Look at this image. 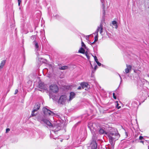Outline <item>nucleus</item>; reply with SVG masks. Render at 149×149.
Returning a JSON list of instances; mask_svg holds the SVG:
<instances>
[{
  "mask_svg": "<svg viewBox=\"0 0 149 149\" xmlns=\"http://www.w3.org/2000/svg\"><path fill=\"white\" fill-rule=\"evenodd\" d=\"M107 136L110 143L113 146L114 145L115 141L118 140L120 136L117 130L111 127H109V132Z\"/></svg>",
  "mask_w": 149,
  "mask_h": 149,
  "instance_id": "f257e3e1",
  "label": "nucleus"
},
{
  "mask_svg": "<svg viewBox=\"0 0 149 149\" xmlns=\"http://www.w3.org/2000/svg\"><path fill=\"white\" fill-rule=\"evenodd\" d=\"M38 120L41 122H42L46 124L49 126H52L53 129L52 130L51 132H53L54 134H56L58 131L60 130L61 129V127L59 125H54L53 126L52 125V124L48 120L41 118L40 117H39L38 118Z\"/></svg>",
  "mask_w": 149,
  "mask_h": 149,
  "instance_id": "f03ea898",
  "label": "nucleus"
},
{
  "mask_svg": "<svg viewBox=\"0 0 149 149\" xmlns=\"http://www.w3.org/2000/svg\"><path fill=\"white\" fill-rule=\"evenodd\" d=\"M49 91L51 93H49V97L50 98H52L53 99L55 98L54 95H53L51 93H56L58 92V86L55 84H51L49 86Z\"/></svg>",
  "mask_w": 149,
  "mask_h": 149,
  "instance_id": "7ed1b4c3",
  "label": "nucleus"
},
{
  "mask_svg": "<svg viewBox=\"0 0 149 149\" xmlns=\"http://www.w3.org/2000/svg\"><path fill=\"white\" fill-rule=\"evenodd\" d=\"M103 31V26L102 23L97 27L96 31L93 33L95 35V36H98V32L99 31L100 34H102Z\"/></svg>",
  "mask_w": 149,
  "mask_h": 149,
  "instance_id": "20e7f679",
  "label": "nucleus"
},
{
  "mask_svg": "<svg viewBox=\"0 0 149 149\" xmlns=\"http://www.w3.org/2000/svg\"><path fill=\"white\" fill-rule=\"evenodd\" d=\"M109 132V127L106 128L104 127L100 128L99 130V133L100 134H106L107 135Z\"/></svg>",
  "mask_w": 149,
  "mask_h": 149,
  "instance_id": "39448f33",
  "label": "nucleus"
},
{
  "mask_svg": "<svg viewBox=\"0 0 149 149\" xmlns=\"http://www.w3.org/2000/svg\"><path fill=\"white\" fill-rule=\"evenodd\" d=\"M43 113L46 116L52 115L54 114V113L45 107H44L43 109Z\"/></svg>",
  "mask_w": 149,
  "mask_h": 149,
  "instance_id": "423d86ee",
  "label": "nucleus"
},
{
  "mask_svg": "<svg viewBox=\"0 0 149 149\" xmlns=\"http://www.w3.org/2000/svg\"><path fill=\"white\" fill-rule=\"evenodd\" d=\"M67 100L66 96L65 95H63L60 96L58 100V102L62 104L65 103Z\"/></svg>",
  "mask_w": 149,
  "mask_h": 149,
  "instance_id": "0eeeda50",
  "label": "nucleus"
},
{
  "mask_svg": "<svg viewBox=\"0 0 149 149\" xmlns=\"http://www.w3.org/2000/svg\"><path fill=\"white\" fill-rule=\"evenodd\" d=\"M33 44L35 47V50L38 51L40 50V47L39 45L38 42L36 40H34L33 42Z\"/></svg>",
  "mask_w": 149,
  "mask_h": 149,
  "instance_id": "6e6552de",
  "label": "nucleus"
},
{
  "mask_svg": "<svg viewBox=\"0 0 149 149\" xmlns=\"http://www.w3.org/2000/svg\"><path fill=\"white\" fill-rule=\"evenodd\" d=\"M95 125V124L90 123L88 124V127L90 129L91 131H93L94 132L95 131H96V128L94 127Z\"/></svg>",
  "mask_w": 149,
  "mask_h": 149,
  "instance_id": "1a4fd4ad",
  "label": "nucleus"
},
{
  "mask_svg": "<svg viewBox=\"0 0 149 149\" xmlns=\"http://www.w3.org/2000/svg\"><path fill=\"white\" fill-rule=\"evenodd\" d=\"M127 68L125 69V73L126 74L128 73L131 70L132 66L130 65H126Z\"/></svg>",
  "mask_w": 149,
  "mask_h": 149,
  "instance_id": "9d476101",
  "label": "nucleus"
},
{
  "mask_svg": "<svg viewBox=\"0 0 149 149\" xmlns=\"http://www.w3.org/2000/svg\"><path fill=\"white\" fill-rule=\"evenodd\" d=\"M39 88L41 89L45 90L47 89L46 86L44 84V83H40L39 84Z\"/></svg>",
  "mask_w": 149,
  "mask_h": 149,
  "instance_id": "9b49d317",
  "label": "nucleus"
},
{
  "mask_svg": "<svg viewBox=\"0 0 149 149\" xmlns=\"http://www.w3.org/2000/svg\"><path fill=\"white\" fill-rule=\"evenodd\" d=\"M40 107V105L39 104H36L34 106L33 111L36 112H37V111L39 109Z\"/></svg>",
  "mask_w": 149,
  "mask_h": 149,
  "instance_id": "f8f14e48",
  "label": "nucleus"
},
{
  "mask_svg": "<svg viewBox=\"0 0 149 149\" xmlns=\"http://www.w3.org/2000/svg\"><path fill=\"white\" fill-rule=\"evenodd\" d=\"M75 94L73 92H71L70 93V97L69 100V101H71L75 96Z\"/></svg>",
  "mask_w": 149,
  "mask_h": 149,
  "instance_id": "ddd939ff",
  "label": "nucleus"
},
{
  "mask_svg": "<svg viewBox=\"0 0 149 149\" xmlns=\"http://www.w3.org/2000/svg\"><path fill=\"white\" fill-rule=\"evenodd\" d=\"M81 85L82 88L84 89L85 87H87L88 84L86 83L83 82L81 83Z\"/></svg>",
  "mask_w": 149,
  "mask_h": 149,
  "instance_id": "4468645a",
  "label": "nucleus"
},
{
  "mask_svg": "<svg viewBox=\"0 0 149 149\" xmlns=\"http://www.w3.org/2000/svg\"><path fill=\"white\" fill-rule=\"evenodd\" d=\"M6 63V60H3L0 65V69L3 68Z\"/></svg>",
  "mask_w": 149,
  "mask_h": 149,
  "instance_id": "2eb2a0df",
  "label": "nucleus"
},
{
  "mask_svg": "<svg viewBox=\"0 0 149 149\" xmlns=\"http://www.w3.org/2000/svg\"><path fill=\"white\" fill-rule=\"evenodd\" d=\"M105 5L104 4H102V8L103 9V18L104 17V16L105 14Z\"/></svg>",
  "mask_w": 149,
  "mask_h": 149,
  "instance_id": "dca6fc26",
  "label": "nucleus"
},
{
  "mask_svg": "<svg viewBox=\"0 0 149 149\" xmlns=\"http://www.w3.org/2000/svg\"><path fill=\"white\" fill-rule=\"evenodd\" d=\"M112 24L114 26V28L117 29L118 27V26L117 24V22L116 21H114L112 22Z\"/></svg>",
  "mask_w": 149,
  "mask_h": 149,
  "instance_id": "f3484780",
  "label": "nucleus"
},
{
  "mask_svg": "<svg viewBox=\"0 0 149 149\" xmlns=\"http://www.w3.org/2000/svg\"><path fill=\"white\" fill-rule=\"evenodd\" d=\"M85 50L82 47H81L79 50L78 52L80 53L84 54Z\"/></svg>",
  "mask_w": 149,
  "mask_h": 149,
  "instance_id": "a211bd4d",
  "label": "nucleus"
},
{
  "mask_svg": "<svg viewBox=\"0 0 149 149\" xmlns=\"http://www.w3.org/2000/svg\"><path fill=\"white\" fill-rule=\"evenodd\" d=\"M68 67L66 66H63L61 67H60L59 68V69L60 70H65L67 69L68 68Z\"/></svg>",
  "mask_w": 149,
  "mask_h": 149,
  "instance_id": "6ab92c4d",
  "label": "nucleus"
},
{
  "mask_svg": "<svg viewBox=\"0 0 149 149\" xmlns=\"http://www.w3.org/2000/svg\"><path fill=\"white\" fill-rule=\"evenodd\" d=\"M38 113V112H36L32 111L31 113V116H34L36 115Z\"/></svg>",
  "mask_w": 149,
  "mask_h": 149,
  "instance_id": "aec40b11",
  "label": "nucleus"
},
{
  "mask_svg": "<svg viewBox=\"0 0 149 149\" xmlns=\"http://www.w3.org/2000/svg\"><path fill=\"white\" fill-rule=\"evenodd\" d=\"M93 144V146H92V148L93 149H96L97 147L96 143L95 142H94Z\"/></svg>",
  "mask_w": 149,
  "mask_h": 149,
  "instance_id": "412c9836",
  "label": "nucleus"
},
{
  "mask_svg": "<svg viewBox=\"0 0 149 149\" xmlns=\"http://www.w3.org/2000/svg\"><path fill=\"white\" fill-rule=\"evenodd\" d=\"M86 56L87 58H88V59H89L90 58V57H89V55H88V52H84V54Z\"/></svg>",
  "mask_w": 149,
  "mask_h": 149,
  "instance_id": "4be33fe9",
  "label": "nucleus"
},
{
  "mask_svg": "<svg viewBox=\"0 0 149 149\" xmlns=\"http://www.w3.org/2000/svg\"><path fill=\"white\" fill-rule=\"evenodd\" d=\"M98 36H95V40H94V41L92 43V44H94V43H95V42H96L97 40H98Z\"/></svg>",
  "mask_w": 149,
  "mask_h": 149,
  "instance_id": "5701e85b",
  "label": "nucleus"
},
{
  "mask_svg": "<svg viewBox=\"0 0 149 149\" xmlns=\"http://www.w3.org/2000/svg\"><path fill=\"white\" fill-rule=\"evenodd\" d=\"M36 37L35 36H31V39H32V40H35L36 39Z\"/></svg>",
  "mask_w": 149,
  "mask_h": 149,
  "instance_id": "b1692460",
  "label": "nucleus"
},
{
  "mask_svg": "<svg viewBox=\"0 0 149 149\" xmlns=\"http://www.w3.org/2000/svg\"><path fill=\"white\" fill-rule=\"evenodd\" d=\"M50 137L51 138H52L54 139H56V138H57V137H54L53 134H52V132H51V134L50 135Z\"/></svg>",
  "mask_w": 149,
  "mask_h": 149,
  "instance_id": "393cba45",
  "label": "nucleus"
},
{
  "mask_svg": "<svg viewBox=\"0 0 149 149\" xmlns=\"http://www.w3.org/2000/svg\"><path fill=\"white\" fill-rule=\"evenodd\" d=\"M92 56L94 57L95 61L97 63V62H98V59L97 58V57L96 56H94L93 55H92Z\"/></svg>",
  "mask_w": 149,
  "mask_h": 149,
  "instance_id": "a878e982",
  "label": "nucleus"
},
{
  "mask_svg": "<svg viewBox=\"0 0 149 149\" xmlns=\"http://www.w3.org/2000/svg\"><path fill=\"white\" fill-rule=\"evenodd\" d=\"M117 103L116 105V107L118 109H119L120 107V106H118L119 104L118 103V102H117Z\"/></svg>",
  "mask_w": 149,
  "mask_h": 149,
  "instance_id": "bb28decb",
  "label": "nucleus"
},
{
  "mask_svg": "<svg viewBox=\"0 0 149 149\" xmlns=\"http://www.w3.org/2000/svg\"><path fill=\"white\" fill-rule=\"evenodd\" d=\"M81 46L82 47H86L85 45L82 41L81 42Z\"/></svg>",
  "mask_w": 149,
  "mask_h": 149,
  "instance_id": "cd10ccee",
  "label": "nucleus"
},
{
  "mask_svg": "<svg viewBox=\"0 0 149 149\" xmlns=\"http://www.w3.org/2000/svg\"><path fill=\"white\" fill-rule=\"evenodd\" d=\"M18 6H19L20 4V3L21 2V1L20 0H18Z\"/></svg>",
  "mask_w": 149,
  "mask_h": 149,
  "instance_id": "c85d7f7f",
  "label": "nucleus"
},
{
  "mask_svg": "<svg viewBox=\"0 0 149 149\" xmlns=\"http://www.w3.org/2000/svg\"><path fill=\"white\" fill-rule=\"evenodd\" d=\"M113 97L114 99H116V96L115 95V94L114 93H113Z\"/></svg>",
  "mask_w": 149,
  "mask_h": 149,
  "instance_id": "c756f323",
  "label": "nucleus"
},
{
  "mask_svg": "<svg viewBox=\"0 0 149 149\" xmlns=\"http://www.w3.org/2000/svg\"><path fill=\"white\" fill-rule=\"evenodd\" d=\"M96 63L99 66L101 65H102V64L100 63L98 61V62H97Z\"/></svg>",
  "mask_w": 149,
  "mask_h": 149,
  "instance_id": "7c9ffc66",
  "label": "nucleus"
},
{
  "mask_svg": "<svg viewBox=\"0 0 149 149\" xmlns=\"http://www.w3.org/2000/svg\"><path fill=\"white\" fill-rule=\"evenodd\" d=\"M118 75H119V77L120 78V84H121V83L122 82V78L121 77V76H120V74H118Z\"/></svg>",
  "mask_w": 149,
  "mask_h": 149,
  "instance_id": "2f4dec72",
  "label": "nucleus"
},
{
  "mask_svg": "<svg viewBox=\"0 0 149 149\" xmlns=\"http://www.w3.org/2000/svg\"><path fill=\"white\" fill-rule=\"evenodd\" d=\"M18 92V90L17 89H16L15 91V93H14V94L15 95Z\"/></svg>",
  "mask_w": 149,
  "mask_h": 149,
  "instance_id": "473e14b6",
  "label": "nucleus"
},
{
  "mask_svg": "<svg viewBox=\"0 0 149 149\" xmlns=\"http://www.w3.org/2000/svg\"><path fill=\"white\" fill-rule=\"evenodd\" d=\"M143 137L142 136H140L139 137V139L140 140H142V139H143Z\"/></svg>",
  "mask_w": 149,
  "mask_h": 149,
  "instance_id": "72a5a7b5",
  "label": "nucleus"
},
{
  "mask_svg": "<svg viewBox=\"0 0 149 149\" xmlns=\"http://www.w3.org/2000/svg\"><path fill=\"white\" fill-rule=\"evenodd\" d=\"M10 130V129L9 128H7L6 129V132L7 133Z\"/></svg>",
  "mask_w": 149,
  "mask_h": 149,
  "instance_id": "f704fd0d",
  "label": "nucleus"
},
{
  "mask_svg": "<svg viewBox=\"0 0 149 149\" xmlns=\"http://www.w3.org/2000/svg\"><path fill=\"white\" fill-rule=\"evenodd\" d=\"M55 17L57 19H58L59 16L58 15H56Z\"/></svg>",
  "mask_w": 149,
  "mask_h": 149,
  "instance_id": "c9c22d12",
  "label": "nucleus"
},
{
  "mask_svg": "<svg viewBox=\"0 0 149 149\" xmlns=\"http://www.w3.org/2000/svg\"><path fill=\"white\" fill-rule=\"evenodd\" d=\"M97 65H95V67H94V69H95V71L96 70V68H97Z\"/></svg>",
  "mask_w": 149,
  "mask_h": 149,
  "instance_id": "e433bc0d",
  "label": "nucleus"
},
{
  "mask_svg": "<svg viewBox=\"0 0 149 149\" xmlns=\"http://www.w3.org/2000/svg\"><path fill=\"white\" fill-rule=\"evenodd\" d=\"M81 86H79L77 88L78 90H80L81 89Z\"/></svg>",
  "mask_w": 149,
  "mask_h": 149,
  "instance_id": "4c0bfd02",
  "label": "nucleus"
},
{
  "mask_svg": "<svg viewBox=\"0 0 149 149\" xmlns=\"http://www.w3.org/2000/svg\"><path fill=\"white\" fill-rule=\"evenodd\" d=\"M140 143H143V144H144V141H140Z\"/></svg>",
  "mask_w": 149,
  "mask_h": 149,
  "instance_id": "58836bf2",
  "label": "nucleus"
},
{
  "mask_svg": "<svg viewBox=\"0 0 149 149\" xmlns=\"http://www.w3.org/2000/svg\"><path fill=\"white\" fill-rule=\"evenodd\" d=\"M125 134L127 136H128V134L126 132H125Z\"/></svg>",
  "mask_w": 149,
  "mask_h": 149,
  "instance_id": "ea45409f",
  "label": "nucleus"
},
{
  "mask_svg": "<svg viewBox=\"0 0 149 149\" xmlns=\"http://www.w3.org/2000/svg\"><path fill=\"white\" fill-rule=\"evenodd\" d=\"M90 44L91 45H92V44H92V43L93 42H90Z\"/></svg>",
  "mask_w": 149,
  "mask_h": 149,
  "instance_id": "a19ab883",
  "label": "nucleus"
},
{
  "mask_svg": "<svg viewBox=\"0 0 149 149\" xmlns=\"http://www.w3.org/2000/svg\"><path fill=\"white\" fill-rule=\"evenodd\" d=\"M102 67H104V65H102Z\"/></svg>",
  "mask_w": 149,
  "mask_h": 149,
  "instance_id": "79ce46f5",
  "label": "nucleus"
},
{
  "mask_svg": "<svg viewBox=\"0 0 149 149\" xmlns=\"http://www.w3.org/2000/svg\"><path fill=\"white\" fill-rule=\"evenodd\" d=\"M145 141H146V142H148V141H147V140H146Z\"/></svg>",
  "mask_w": 149,
  "mask_h": 149,
  "instance_id": "37998d69",
  "label": "nucleus"
},
{
  "mask_svg": "<svg viewBox=\"0 0 149 149\" xmlns=\"http://www.w3.org/2000/svg\"><path fill=\"white\" fill-rule=\"evenodd\" d=\"M102 0H101V1L102 2Z\"/></svg>",
  "mask_w": 149,
  "mask_h": 149,
  "instance_id": "c03bdc74",
  "label": "nucleus"
},
{
  "mask_svg": "<svg viewBox=\"0 0 149 149\" xmlns=\"http://www.w3.org/2000/svg\"><path fill=\"white\" fill-rule=\"evenodd\" d=\"M92 72H93V71H92Z\"/></svg>",
  "mask_w": 149,
  "mask_h": 149,
  "instance_id": "a18cd8bd",
  "label": "nucleus"
}]
</instances>
